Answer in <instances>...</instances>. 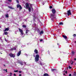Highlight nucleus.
<instances>
[{
    "label": "nucleus",
    "instance_id": "obj_52",
    "mask_svg": "<svg viewBox=\"0 0 76 76\" xmlns=\"http://www.w3.org/2000/svg\"><path fill=\"white\" fill-rule=\"evenodd\" d=\"M4 70H5V69H4Z\"/></svg>",
    "mask_w": 76,
    "mask_h": 76
},
{
    "label": "nucleus",
    "instance_id": "obj_15",
    "mask_svg": "<svg viewBox=\"0 0 76 76\" xmlns=\"http://www.w3.org/2000/svg\"><path fill=\"white\" fill-rule=\"evenodd\" d=\"M44 76H49L48 74L47 73H45L44 74Z\"/></svg>",
    "mask_w": 76,
    "mask_h": 76
},
{
    "label": "nucleus",
    "instance_id": "obj_26",
    "mask_svg": "<svg viewBox=\"0 0 76 76\" xmlns=\"http://www.w3.org/2000/svg\"><path fill=\"white\" fill-rule=\"evenodd\" d=\"M72 55H74V51H72Z\"/></svg>",
    "mask_w": 76,
    "mask_h": 76
},
{
    "label": "nucleus",
    "instance_id": "obj_54",
    "mask_svg": "<svg viewBox=\"0 0 76 76\" xmlns=\"http://www.w3.org/2000/svg\"><path fill=\"white\" fill-rule=\"evenodd\" d=\"M76 42H75V43H76Z\"/></svg>",
    "mask_w": 76,
    "mask_h": 76
},
{
    "label": "nucleus",
    "instance_id": "obj_13",
    "mask_svg": "<svg viewBox=\"0 0 76 76\" xmlns=\"http://www.w3.org/2000/svg\"><path fill=\"white\" fill-rule=\"evenodd\" d=\"M34 53H36V54H38V50L37 49H35L34 51Z\"/></svg>",
    "mask_w": 76,
    "mask_h": 76
},
{
    "label": "nucleus",
    "instance_id": "obj_12",
    "mask_svg": "<svg viewBox=\"0 0 76 76\" xmlns=\"http://www.w3.org/2000/svg\"><path fill=\"white\" fill-rule=\"evenodd\" d=\"M62 37H63L65 39H67V36H66L65 35H63Z\"/></svg>",
    "mask_w": 76,
    "mask_h": 76
},
{
    "label": "nucleus",
    "instance_id": "obj_19",
    "mask_svg": "<svg viewBox=\"0 0 76 76\" xmlns=\"http://www.w3.org/2000/svg\"><path fill=\"white\" fill-rule=\"evenodd\" d=\"M30 6L31 8L32 9V10H33V8L32 7V4H30Z\"/></svg>",
    "mask_w": 76,
    "mask_h": 76
},
{
    "label": "nucleus",
    "instance_id": "obj_38",
    "mask_svg": "<svg viewBox=\"0 0 76 76\" xmlns=\"http://www.w3.org/2000/svg\"><path fill=\"white\" fill-rule=\"evenodd\" d=\"M7 69H6L5 70V71L6 72H7Z\"/></svg>",
    "mask_w": 76,
    "mask_h": 76
},
{
    "label": "nucleus",
    "instance_id": "obj_7",
    "mask_svg": "<svg viewBox=\"0 0 76 76\" xmlns=\"http://www.w3.org/2000/svg\"><path fill=\"white\" fill-rule=\"evenodd\" d=\"M20 54H21V51H20L17 54V56H19L20 55Z\"/></svg>",
    "mask_w": 76,
    "mask_h": 76
},
{
    "label": "nucleus",
    "instance_id": "obj_32",
    "mask_svg": "<svg viewBox=\"0 0 76 76\" xmlns=\"http://www.w3.org/2000/svg\"><path fill=\"white\" fill-rule=\"evenodd\" d=\"M60 25H63V23L62 22H60L59 23Z\"/></svg>",
    "mask_w": 76,
    "mask_h": 76
},
{
    "label": "nucleus",
    "instance_id": "obj_51",
    "mask_svg": "<svg viewBox=\"0 0 76 76\" xmlns=\"http://www.w3.org/2000/svg\"><path fill=\"white\" fill-rule=\"evenodd\" d=\"M66 73H67V71H66Z\"/></svg>",
    "mask_w": 76,
    "mask_h": 76
},
{
    "label": "nucleus",
    "instance_id": "obj_46",
    "mask_svg": "<svg viewBox=\"0 0 76 76\" xmlns=\"http://www.w3.org/2000/svg\"><path fill=\"white\" fill-rule=\"evenodd\" d=\"M15 34H17V33H16V32H15Z\"/></svg>",
    "mask_w": 76,
    "mask_h": 76
},
{
    "label": "nucleus",
    "instance_id": "obj_10",
    "mask_svg": "<svg viewBox=\"0 0 76 76\" xmlns=\"http://www.w3.org/2000/svg\"><path fill=\"white\" fill-rule=\"evenodd\" d=\"M9 30V28H5V29L4 30V31H8Z\"/></svg>",
    "mask_w": 76,
    "mask_h": 76
},
{
    "label": "nucleus",
    "instance_id": "obj_55",
    "mask_svg": "<svg viewBox=\"0 0 76 76\" xmlns=\"http://www.w3.org/2000/svg\"><path fill=\"white\" fill-rule=\"evenodd\" d=\"M34 17H35V16H34Z\"/></svg>",
    "mask_w": 76,
    "mask_h": 76
},
{
    "label": "nucleus",
    "instance_id": "obj_2",
    "mask_svg": "<svg viewBox=\"0 0 76 76\" xmlns=\"http://www.w3.org/2000/svg\"><path fill=\"white\" fill-rule=\"evenodd\" d=\"M39 56L38 54H37L36 57H35V60L36 62H37L39 61Z\"/></svg>",
    "mask_w": 76,
    "mask_h": 76
},
{
    "label": "nucleus",
    "instance_id": "obj_43",
    "mask_svg": "<svg viewBox=\"0 0 76 76\" xmlns=\"http://www.w3.org/2000/svg\"><path fill=\"white\" fill-rule=\"evenodd\" d=\"M57 45H60V44H58V43H57Z\"/></svg>",
    "mask_w": 76,
    "mask_h": 76
},
{
    "label": "nucleus",
    "instance_id": "obj_18",
    "mask_svg": "<svg viewBox=\"0 0 76 76\" xmlns=\"http://www.w3.org/2000/svg\"><path fill=\"white\" fill-rule=\"evenodd\" d=\"M43 34V31L42 30L40 31L39 33L40 35H41V34Z\"/></svg>",
    "mask_w": 76,
    "mask_h": 76
},
{
    "label": "nucleus",
    "instance_id": "obj_31",
    "mask_svg": "<svg viewBox=\"0 0 76 76\" xmlns=\"http://www.w3.org/2000/svg\"><path fill=\"white\" fill-rule=\"evenodd\" d=\"M12 72H10V76H12Z\"/></svg>",
    "mask_w": 76,
    "mask_h": 76
},
{
    "label": "nucleus",
    "instance_id": "obj_11",
    "mask_svg": "<svg viewBox=\"0 0 76 76\" xmlns=\"http://www.w3.org/2000/svg\"><path fill=\"white\" fill-rule=\"evenodd\" d=\"M8 7H9V8L10 9H12V10H13V9H15L14 8H13V7H10V6H9Z\"/></svg>",
    "mask_w": 76,
    "mask_h": 76
},
{
    "label": "nucleus",
    "instance_id": "obj_56",
    "mask_svg": "<svg viewBox=\"0 0 76 76\" xmlns=\"http://www.w3.org/2000/svg\"><path fill=\"white\" fill-rule=\"evenodd\" d=\"M38 63H39V62H38Z\"/></svg>",
    "mask_w": 76,
    "mask_h": 76
},
{
    "label": "nucleus",
    "instance_id": "obj_22",
    "mask_svg": "<svg viewBox=\"0 0 76 76\" xmlns=\"http://www.w3.org/2000/svg\"><path fill=\"white\" fill-rule=\"evenodd\" d=\"M4 34L5 35H7L8 33H7V32H4Z\"/></svg>",
    "mask_w": 76,
    "mask_h": 76
},
{
    "label": "nucleus",
    "instance_id": "obj_27",
    "mask_svg": "<svg viewBox=\"0 0 76 76\" xmlns=\"http://www.w3.org/2000/svg\"><path fill=\"white\" fill-rule=\"evenodd\" d=\"M19 9H20V10H21L22 9V7L21 6H20V7H19Z\"/></svg>",
    "mask_w": 76,
    "mask_h": 76
},
{
    "label": "nucleus",
    "instance_id": "obj_41",
    "mask_svg": "<svg viewBox=\"0 0 76 76\" xmlns=\"http://www.w3.org/2000/svg\"><path fill=\"white\" fill-rule=\"evenodd\" d=\"M5 41H6V42H7V40H6V39H5Z\"/></svg>",
    "mask_w": 76,
    "mask_h": 76
},
{
    "label": "nucleus",
    "instance_id": "obj_4",
    "mask_svg": "<svg viewBox=\"0 0 76 76\" xmlns=\"http://www.w3.org/2000/svg\"><path fill=\"white\" fill-rule=\"evenodd\" d=\"M9 56H10L11 57L14 58L15 57V55L12 53H10L9 54Z\"/></svg>",
    "mask_w": 76,
    "mask_h": 76
},
{
    "label": "nucleus",
    "instance_id": "obj_25",
    "mask_svg": "<svg viewBox=\"0 0 76 76\" xmlns=\"http://www.w3.org/2000/svg\"><path fill=\"white\" fill-rule=\"evenodd\" d=\"M37 32H38V33L40 32V30L39 29H37Z\"/></svg>",
    "mask_w": 76,
    "mask_h": 76
},
{
    "label": "nucleus",
    "instance_id": "obj_17",
    "mask_svg": "<svg viewBox=\"0 0 76 76\" xmlns=\"http://www.w3.org/2000/svg\"><path fill=\"white\" fill-rule=\"evenodd\" d=\"M20 6L21 5H19V4H17V8H19V7H20Z\"/></svg>",
    "mask_w": 76,
    "mask_h": 76
},
{
    "label": "nucleus",
    "instance_id": "obj_36",
    "mask_svg": "<svg viewBox=\"0 0 76 76\" xmlns=\"http://www.w3.org/2000/svg\"><path fill=\"white\" fill-rule=\"evenodd\" d=\"M10 2H11L12 1V0H8Z\"/></svg>",
    "mask_w": 76,
    "mask_h": 76
},
{
    "label": "nucleus",
    "instance_id": "obj_5",
    "mask_svg": "<svg viewBox=\"0 0 76 76\" xmlns=\"http://www.w3.org/2000/svg\"><path fill=\"white\" fill-rule=\"evenodd\" d=\"M29 3H26V9H28L30 7L29 6Z\"/></svg>",
    "mask_w": 76,
    "mask_h": 76
},
{
    "label": "nucleus",
    "instance_id": "obj_33",
    "mask_svg": "<svg viewBox=\"0 0 76 76\" xmlns=\"http://www.w3.org/2000/svg\"><path fill=\"white\" fill-rule=\"evenodd\" d=\"M52 8H53V7L52 6H50V9H52Z\"/></svg>",
    "mask_w": 76,
    "mask_h": 76
},
{
    "label": "nucleus",
    "instance_id": "obj_8",
    "mask_svg": "<svg viewBox=\"0 0 76 76\" xmlns=\"http://www.w3.org/2000/svg\"><path fill=\"white\" fill-rule=\"evenodd\" d=\"M18 63H20L21 65H23V62L22 61H20V60H18Z\"/></svg>",
    "mask_w": 76,
    "mask_h": 76
},
{
    "label": "nucleus",
    "instance_id": "obj_3",
    "mask_svg": "<svg viewBox=\"0 0 76 76\" xmlns=\"http://www.w3.org/2000/svg\"><path fill=\"white\" fill-rule=\"evenodd\" d=\"M18 29L20 32L21 33L20 35H23V30H22L20 28H19Z\"/></svg>",
    "mask_w": 76,
    "mask_h": 76
},
{
    "label": "nucleus",
    "instance_id": "obj_50",
    "mask_svg": "<svg viewBox=\"0 0 76 76\" xmlns=\"http://www.w3.org/2000/svg\"><path fill=\"white\" fill-rule=\"evenodd\" d=\"M71 64H72V65L73 64V63H72Z\"/></svg>",
    "mask_w": 76,
    "mask_h": 76
},
{
    "label": "nucleus",
    "instance_id": "obj_40",
    "mask_svg": "<svg viewBox=\"0 0 76 76\" xmlns=\"http://www.w3.org/2000/svg\"><path fill=\"white\" fill-rule=\"evenodd\" d=\"M69 76H72V75L71 74H69Z\"/></svg>",
    "mask_w": 76,
    "mask_h": 76
},
{
    "label": "nucleus",
    "instance_id": "obj_34",
    "mask_svg": "<svg viewBox=\"0 0 76 76\" xmlns=\"http://www.w3.org/2000/svg\"><path fill=\"white\" fill-rule=\"evenodd\" d=\"M69 69H72V67H70V66H69Z\"/></svg>",
    "mask_w": 76,
    "mask_h": 76
},
{
    "label": "nucleus",
    "instance_id": "obj_35",
    "mask_svg": "<svg viewBox=\"0 0 76 76\" xmlns=\"http://www.w3.org/2000/svg\"><path fill=\"white\" fill-rule=\"evenodd\" d=\"M43 41V40L42 39H40V42H41L42 41Z\"/></svg>",
    "mask_w": 76,
    "mask_h": 76
},
{
    "label": "nucleus",
    "instance_id": "obj_37",
    "mask_svg": "<svg viewBox=\"0 0 76 76\" xmlns=\"http://www.w3.org/2000/svg\"><path fill=\"white\" fill-rule=\"evenodd\" d=\"M19 72L20 73H22V72H21V71H19Z\"/></svg>",
    "mask_w": 76,
    "mask_h": 76
},
{
    "label": "nucleus",
    "instance_id": "obj_1",
    "mask_svg": "<svg viewBox=\"0 0 76 76\" xmlns=\"http://www.w3.org/2000/svg\"><path fill=\"white\" fill-rule=\"evenodd\" d=\"M52 12L53 14H51L50 18H51V20H52V21H53L54 19H56V15L54 14L56 13V11L55 9H53L52 10Z\"/></svg>",
    "mask_w": 76,
    "mask_h": 76
},
{
    "label": "nucleus",
    "instance_id": "obj_48",
    "mask_svg": "<svg viewBox=\"0 0 76 76\" xmlns=\"http://www.w3.org/2000/svg\"><path fill=\"white\" fill-rule=\"evenodd\" d=\"M74 63V62L73 61H72V63Z\"/></svg>",
    "mask_w": 76,
    "mask_h": 76
},
{
    "label": "nucleus",
    "instance_id": "obj_6",
    "mask_svg": "<svg viewBox=\"0 0 76 76\" xmlns=\"http://www.w3.org/2000/svg\"><path fill=\"white\" fill-rule=\"evenodd\" d=\"M67 15L68 16H69V15H71V12L70 10L67 11Z\"/></svg>",
    "mask_w": 76,
    "mask_h": 76
},
{
    "label": "nucleus",
    "instance_id": "obj_9",
    "mask_svg": "<svg viewBox=\"0 0 76 76\" xmlns=\"http://www.w3.org/2000/svg\"><path fill=\"white\" fill-rule=\"evenodd\" d=\"M16 50V48L14 47L13 48H12L10 49V51H13V50Z\"/></svg>",
    "mask_w": 76,
    "mask_h": 76
},
{
    "label": "nucleus",
    "instance_id": "obj_45",
    "mask_svg": "<svg viewBox=\"0 0 76 76\" xmlns=\"http://www.w3.org/2000/svg\"><path fill=\"white\" fill-rule=\"evenodd\" d=\"M74 60H76V58H74Z\"/></svg>",
    "mask_w": 76,
    "mask_h": 76
},
{
    "label": "nucleus",
    "instance_id": "obj_47",
    "mask_svg": "<svg viewBox=\"0 0 76 76\" xmlns=\"http://www.w3.org/2000/svg\"><path fill=\"white\" fill-rule=\"evenodd\" d=\"M3 66H5V64H4V65H3Z\"/></svg>",
    "mask_w": 76,
    "mask_h": 76
},
{
    "label": "nucleus",
    "instance_id": "obj_44",
    "mask_svg": "<svg viewBox=\"0 0 76 76\" xmlns=\"http://www.w3.org/2000/svg\"><path fill=\"white\" fill-rule=\"evenodd\" d=\"M74 36H76V34H74Z\"/></svg>",
    "mask_w": 76,
    "mask_h": 76
},
{
    "label": "nucleus",
    "instance_id": "obj_23",
    "mask_svg": "<svg viewBox=\"0 0 76 76\" xmlns=\"http://www.w3.org/2000/svg\"><path fill=\"white\" fill-rule=\"evenodd\" d=\"M28 11H29V12H31V7H30L29 8H28Z\"/></svg>",
    "mask_w": 76,
    "mask_h": 76
},
{
    "label": "nucleus",
    "instance_id": "obj_14",
    "mask_svg": "<svg viewBox=\"0 0 76 76\" xmlns=\"http://www.w3.org/2000/svg\"><path fill=\"white\" fill-rule=\"evenodd\" d=\"M39 62L40 65H41V66H42L43 65H44V64H42V62L41 61H39Z\"/></svg>",
    "mask_w": 76,
    "mask_h": 76
},
{
    "label": "nucleus",
    "instance_id": "obj_42",
    "mask_svg": "<svg viewBox=\"0 0 76 76\" xmlns=\"http://www.w3.org/2000/svg\"><path fill=\"white\" fill-rule=\"evenodd\" d=\"M19 76H22V75H21V74H20V75H19Z\"/></svg>",
    "mask_w": 76,
    "mask_h": 76
},
{
    "label": "nucleus",
    "instance_id": "obj_21",
    "mask_svg": "<svg viewBox=\"0 0 76 76\" xmlns=\"http://www.w3.org/2000/svg\"><path fill=\"white\" fill-rule=\"evenodd\" d=\"M19 72V71H18V70H14V72H15V73H16L17 72Z\"/></svg>",
    "mask_w": 76,
    "mask_h": 76
},
{
    "label": "nucleus",
    "instance_id": "obj_20",
    "mask_svg": "<svg viewBox=\"0 0 76 76\" xmlns=\"http://www.w3.org/2000/svg\"><path fill=\"white\" fill-rule=\"evenodd\" d=\"M55 70H56V69H51V71L52 72H54V71H55Z\"/></svg>",
    "mask_w": 76,
    "mask_h": 76
},
{
    "label": "nucleus",
    "instance_id": "obj_39",
    "mask_svg": "<svg viewBox=\"0 0 76 76\" xmlns=\"http://www.w3.org/2000/svg\"><path fill=\"white\" fill-rule=\"evenodd\" d=\"M14 76H16V74H14Z\"/></svg>",
    "mask_w": 76,
    "mask_h": 76
},
{
    "label": "nucleus",
    "instance_id": "obj_29",
    "mask_svg": "<svg viewBox=\"0 0 76 76\" xmlns=\"http://www.w3.org/2000/svg\"><path fill=\"white\" fill-rule=\"evenodd\" d=\"M74 76H76V72H74Z\"/></svg>",
    "mask_w": 76,
    "mask_h": 76
},
{
    "label": "nucleus",
    "instance_id": "obj_30",
    "mask_svg": "<svg viewBox=\"0 0 76 76\" xmlns=\"http://www.w3.org/2000/svg\"><path fill=\"white\" fill-rule=\"evenodd\" d=\"M16 1L17 3H19V1L18 0H16Z\"/></svg>",
    "mask_w": 76,
    "mask_h": 76
},
{
    "label": "nucleus",
    "instance_id": "obj_24",
    "mask_svg": "<svg viewBox=\"0 0 76 76\" xmlns=\"http://www.w3.org/2000/svg\"><path fill=\"white\" fill-rule=\"evenodd\" d=\"M6 18H9V15H8V14H7L6 15Z\"/></svg>",
    "mask_w": 76,
    "mask_h": 76
},
{
    "label": "nucleus",
    "instance_id": "obj_28",
    "mask_svg": "<svg viewBox=\"0 0 76 76\" xmlns=\"http://www.w3.org/2000/svg\"><path fill=\"white\" fill-rule=\"evenodd\" d=\"M23 28H26V26L25 25H23Z\"/></svg>",
    "mask_w": 76,
    "mask_h": 76
},
{
    "label": "nucleus",
    "instance_id": "obj_16",
    "mask_svg": "<svg viewBox=\"0 0 76 76\" xmlns=\"http://www.w3.org/2000/svg\"><path fill=\"white\" fill-rule=\"evenodd\" d=\"M28 32H29V30L27 29L26 30V34H28Z\"/></svg>",
    "mask_w": 76,
    "mask_h": 76
},
{
    "label": "nucleus",
    "instance_id": "obj_53",
    "mask_svg": "<svg viewBox=\"0 0 76 76\" xmlns=\"http://www.w3.org/2000/svg\"><path fill=\"white\" fill-rule=\"evenodd\" d=\"M0 28H1V26H0Z\"/></svg>",
    "mask_w": 76,
    "mask_h": 76
},
{
    "label": "nucleus",
    "instance_id": "obj_49",
    "mask_svg": "<svg viewBox=\"0 0 76 76\" xmlns=\"http://www.w3.org/2000/svg\"><path fill=\"white\" fill-rule=\"evenodd\" d=\"M24 64H26V62H24Z\"/></svg>",
    "mask_w": 76,
    "mask_h": 76
}]
</instances>
